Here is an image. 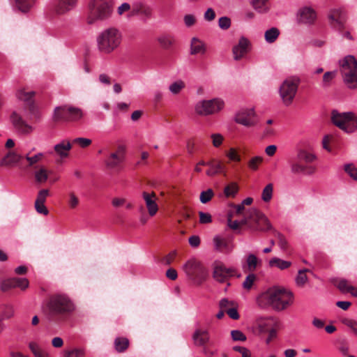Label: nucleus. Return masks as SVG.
I'll use <instances>...</instances> for the list:
<instances>
[{
	"label": "nucleus",
	"mask_w": 357,
	"mask_h": 357,
	"mask_svg": "<svg viewBox=\"0 0 357 357\" xmlns=\"http://www.w3.org/2000/svg\"><path fill=\"white\" fill-rule=\"evenodd\" d=\"M47 319L54 323L66 321L76 310L73 301L65 294H54L48 297L43 305Z\"/></svg>",
	"instance_id": "f257e3e1"
},
{
	"label": "nucleus",
	"mask_w": 357,
	"mask_h": 357,
	"mask_svg": "<svg viewBox=\"0 0 357 357\" xmlns=\"http://www.w3.org/2000/svg\"><path fill=\"white\" fill-rule=\"evenodd\" d=\"M261 307H271L276 311H282L293 303V294L287 289L273 287L261 294L257 299Z\"/></svg>",
	"instance_id": "f03ea898"
},
{
	"label": "nucleus",
	"mask_w": 357,
	"mask_h": 357,
	"mask_svg": "<svg viewBox=\"0 0 357 357\" xmlns=\"http://www.w3.org/2000/svg\"><path fill=\"white\" fill-rule=\"evenodd\" d=\"M227 225L231 229H238L241 225L247 226L253 231H266L271 229V225L267 217L256 208H251L244 215L239 222L232 220V215L229 213L227 218Z\"/></svg>",
	"instance_id": "7ed1b4c3"
},
{
	"label": "nucleus",
	"mask_w": 357,
	"mask_h": 357,
	"mask_svg": "<svg viewBox=\"0 0 357 357\" xmlns=\"http://www.w3.org/2000/svg\"><path fill=\"white\" fill-rule=\"evenodd\" d=\"M112 14L110 0H89L86 6L85 20L93 25L107 20Z\"/></svg>",
	"instance_id": "20e7f679"
},
{
	"label": "nucleus",
	"mask_w": 357,
	"mask_h": 357,
	"mask_svg": "<svg viewBox=\"0 0 357 357\" xmlns=\"http://www.w3.org/2000/svg\"><path fill=\"white\" fill-rule=\"evenodd\" d=\"M122 41L121 32L115 27L103 30L97 38L98 50L105 54H110L117 49Z\"/></svg>",
	"instance_id": "39448f33"
},
{
	"label": "nucleus",
	"mask_w": 357,
	"mask_h": 357,
	"mask_svg": "<svg viewBox=\"0 0 357 357\" xmlns=\"http://www.w3.org/2000/svg\"><path fill=\"white\" fill-rule=\"evenodd\" d=\"M343 81L348 88H357V60L352 55H347L340 61Z\"/></svg>",
	"instance_id": "423d86ee"
},
{
	"label": "nucleus",
	"mask_w": 357,
	"mask_h": 357,
	"mask_svg": "<svg viewBox=\"0 0 357 357\" xmlns=\"http://www.w3.org/2000/svg\"><path fill=\"white\" fill-rule=\"evenodd\" d=\"M316 159V156L305 149L298 151L296 159L291 162V170L294 174H305L310 175L314 173L315 167L310 165Z\"/></svg>",
	"instance_id": "0eeeda50"
},
{
	"label": "nucleus",
	"mask_w": 357,
	"mask_h": 357,
	"mask_svg": "<svg viewBox=\"0 0 357 357\" xmlns=\"http://www.w3.org/2000/svg\"><path fill=\"white\" fill-rule=\"evenodd\" d=\"M331 121L344 132L351 134L357 130V116L351 112H331Z\"/></svg>",
	"instance_id": "6e6552de"
},
{
	"label": "nucleus",
	"mask_w": 357,
	"mask_h": 357,
	"mask_svg": "<svg viewBox=\"0 0 357 357\" xmlns=\"http://www.w3.org/2000/svg\"><path fill=\"white\" fill-rule=\"evenodd\" d=\"M299 84L300 79L297 77H289L282 82L279 89V93L284 105H291L296 95Z\"/></svg>",
	"instance_id": "1a4fd4ad"
},
{
	"label": "nucleus",
	"mask_w": 357,
	"mask_h": 357,
	"mask_svg": "<svg viewBox=\"0 0 357 357\" xmlns=\"http://www.w3.org/2000/svg\"><path fill=\"white\" fill-rule=\"evenodd\" d=\"M188 278L196 284L200 285L206 279L207 271L203 264L195 259L188 260L183 266Z\"/></svg>",
	"instance_id": "9d476101"
},
{
	"label": "nucleus",
	"mask_w": 357,
	"mask_h": 357,
	"mask_svg": "<svg viewBox=\"0 0 357 357\" xmlns=\"http://www.w3.org/2000/svg\"><path fill=\"white\" fill-rule=\"evenodd\" d=\"M83 116L80 109L72 106L56 107L54 111L53 119L54 121H77Z\"/></svg>",
	"instance_id": "9b49d317"
},
{
	"label": "nucleus",
	"mask_w": 357,
	"mask_h": 357,
	"mask_svg": "<svg viewBox=\"0 0 357 357\" xmlns=\"http://www.w3.org/2000/svg\"><path fill=\"white\" fill-rule=\"evenodd\" d=\"M225 107V102L221 98H215L199 102L195 106V112L202 116H208L220 112Z\"/></svg>",
	"instance_id": "f8f14e48"
},
{
	"label": "nucleus",
	"mask_w": 357,
	"mask_h": 357,
	"mask_svg": "<svg viewBox=\"0 0 357 357\" xmlns=\"http://www.w3.org/2000/svg\"><path fill=\"white\" fill-rule=\"evenodd\" d=\"M281 323L279 319L275 317H269L266 319L264 324L260 325V331L267 333L268 337L266 340V344L271 343L277 337V333L280 329Z\"/></svg>",
	"instance_id": "ddd939ff"
},
{
	"label": "nucleus",
	"mask_w": 357,
	"mask_h": 357,
	"mask_svg": "<svg viewBox=\"0 0 357 357\" xmlns=\"http://www.w3.org/2000/svg\"><path fill=\"white\" fill-rule=\"evenodd\" d=\"M330 25L335 30H341L346 24L347 15L341 8H334L328 14Z\"/></svg>",
	"instance_id": "4468645a"
},
{
	"label": "nucleus",
	"mask_w": 357,
	"mask_h": 357,
	"mask_svg": "<svg viewBox=\"0 0 357 357\" xmlns=\"http://www.w3.org/2000/svg\"><path fill=\"white\" fill-rule=\"evenodd\" d=\"M255 112L253 109H242L235 116V121L245 127L250 128L256 125Z\"/></svg>",
	"instance_id": "2eb2a0df"
},
{
	"label": "nucleus",
	"mask_w": 357,
	"mask_h": 357,
	"mask_svg": "<svg viewBox=\"0 0 357 357\" xmlns=\"http://www.w3.org/2000/svg\"><path fill=\"white\" fill-rule=\"evenodd\" d=\"M236 270L231 267H227L222 263L215 264L213 276L219 282H227L230 278L235 275Z\"/></svg>",
	"instance_id": "dca6fc26"
},
{
	"label": "nucleus",
	"mask_w": 357,
	"mask_h": 357,
	"mask_svg": "<svg viewBox=\"0 0 357 357\" xmlns=\"http://www.w3.org/2000/svg\"><path fill=\"white\" fill-rule=\"evenodd\" d=\"M29 282L26 278H12L1 282L0 288L2 291H7L11 289L18 287L25 291L29 287Z\"/></svg>",
	"instance_id": "f3484780"
},
{
	"label": "nucleus",
	"mask_w": 357,
	"mask_h": 357,
	"mask_svg": "<svg viewBox=\"0 0 357 357\" xmlns=\"http://www.w3.org/2000/svg\"><path fill=\"white\" fill-rule=\"evenodd\" d=\"M250 42L244 36L240 38L237 45L232 48L234 59L236 61L241 60L250 50Z\"/></svg>",
	"instance_id": "a211bd4d"
},
{
	"label": "nucleus",
	"mask_w": 357,
	"mask_h": 357,
	"mask_svg": "<svg viewBox=\"0 0 357 357\" xmlns=\"http://www.w3.org/2000/svg\"><path fill=\"white\" fill-rule=\"evenodd\" d=\"M77 0H55L52 5V11L56 15H63L73 10Z\"/></svg>",
	"instance_id": "6ab92c4d"
},
{
	"label": "nucleus",
	"mask_w": 357,
	"mask_h": 357,
	"mask_svg": "<svg viewBox=\"0 0 357 357\" xmlns=\"http://www.w3.org/2000/svg\"><path fill=\"white\" fill-rule=\"evenodd\" d=\"M125 149L122 146L117 148L116 152L112 153L105 163L108 169H114L118 168L124 160Z\"/></svg>",
	"instance_id": "aec40b11"
},
{
	"label": "nucleus",
	"mask_w": 357,
	"mask_h": 357,
	"mask_svg": "<svg viewBox=\"0 0 357 357\" xmlns=\"http://www.w3.org/2000/svg\"><path fill=\"white\" fill-rule=\"evenodd\" d=\"M23 159V155L18 154L13 150H8L0 160V166L14 167L17 165L20 169V162H22Z\"/></svg>",
	"instance_id": "412c9836"
},
{
	"label": "nucleus",
	"mask_w": 357,
	"mask_h": 357,
	"mask_svg": "<svg viewBox=\"0 0 357 357\" xmlns=\"http://www.w3.org/2000/svg\"><path fill=\"white\" fill-rule=\"evenodd\" d=\"M317 20V13L310 6L301 8L298 13V20L300 23L305 24H312Z\"/></svg>",
	"instance_id": "4be33fe9"
},
{
	"label": "nucleus",
	"mask_w": 357,
	"mask_h": 357,
	"mask_svg": "<svg viewBox=\"0 0 357 357\" xmlns=\"http://www.w3.org/2000/svg\"><path fill=\"white\" fill-rule=\"evenodd\" d=\"M15 10L22 14H27L33 8L36 0H10Z\"/></svg>",
	"instance_id": "5701e85b"
},
{
	"label": "nucleus",
	"mask_w": 357,
	"mask_h": 357,
	"mask_svg": "<svg viewBox=\"0 0 357 357\" xmlns=\"http://www.w3.org/2000/svg\"><path fill=\"white\" fill-rule=\"evenodd\" d=\"M10 120L14 127L20 132L29 134L32 132L33 128L28 125L16 112L12 113Z\"/></svg>",
	"instance_id": "b1692460"
},
{
	"label": "nucleus",
	"mask_w": 357,
	"mask_h": 357,
	"mask_svg": "<svg viewBox=\"0 0 357 357\" xmlns=\"http://www.w3.org/2000/svg\"><path fill=\"white\" fill-rule=\"evenodd\" d=\"M142 197L145 201L149 214L151 216L155 215L158 211V206L155 202V193L154 192H152L151 193L143 192Z\"/></svg>",
	"instance_id": "393cba45"
},
{
	"label": "nucleus",
	"mask_w": 357,
	"mask_h": 357,
	"mask_svg": "<svg viewBox=\"0 0 357 357\" xmlns=\"http://www.w3.org/2000/svg\"><path fill=\"white\" fill-rule=\"evenodd\" d=\"M44 155L42 153H38L33 156L27 153L24 156V159L20 162V169L27 170L29 168L34 167V165L42 160Z\"/></svg>",
	"instance_id": "a878e982"
},
{
	"label": "nucleus",
	"mask_w": 357,
	"mask_h": 357,
	"mask_svg": "<svg viewBox=\"0 0 357 357\" xmlns=\"http://www.w3.org/2000/svg\"><path fill=\"white\" fill-rule=\"evenodd\" d=\"M209 169L206 171V174L209 176H213L218 174H222L226 176L225 171V165L220 160H212L207 162Z\"/></svg>",
	"instance_id": "bb28decb"
},
{
	"label": "nucleus",
	"mask_w": 357,
	"mask_h": 357,
	"mask_svg": "<svg viewBox=\"0 0 357 357\" xmlns=\"http://www.w3.org/2000/svg\"><path fill=\"white\" fill-rule=\"evenodd\" d=\"M51 173L45 166H35L33 176L36 183H45Z\"/></svg>",
	"instance_id": "cd10ccee"
},
{
	"label": "nucleus",
	"mask_w": 357,
	"mask_h": 357,
	"mask_svg": "<svg viewBox=\"0 0 357 357\" xmlns=\"http://www.w3.org/2000/svg\"><path fill=\"white\" fill-rule=\"evenodd\" d=\"M160 47L165 50H170L176 44L175 37L169 33H164L160 36L157 39Z\"/></svg>",
	"instance_id": "c85d7f7f"
},
{
	"label": "nucleus",
	"mask_w": 357,
	"mask_h": 357,
	"mask_svg": "<svg viewBox=\"0 0 357 357\" xmlns=\"http://www.w3.org/2000/svg\"><path fill=\"white\" fill-rule=\"evenodd\" d=\"M72 149V145L69 141H62L56 144L54 147V152L61 158H66Z\"/></svg>",
	"instance_id": "c756f323"
},
{
	"label": "nucleus",
	"mask_w": 357,
	"mask_h": 357,
	"mask_svg": "<svg viewBox=\"0 0 357 357\" xmlns=\"http://www.w3.org/2000/svg\"><path fill=\"white\" fill-rule=\"evenodd\" d=\"M195 344L198 346H204L209 340L208 332L206 330L197 329L193 334Z\"/></svg>",
	"instance_id": "7c9ffc66"
},
{
	"label": "nucleus",
	"mask_w": 357,
	"mask_h": 357,
	"mask_svg": "<svg viewBox=\"0 0 357 357\" xmlns=\"http://www.w3.org/2000/svg\"><path fill=\"white\" fill-rule=\"evenodd\" d=\"M206 52V47L202 41L197 38H192L190 43V54H204Z\"/></svg>",
	"instance_id": "2f4dec72"
},
{
	"label": "nucleus",
	"mask_w": 357,
	"mask_h": 357,
	"mask_svg": "<svg viewBox=\"0 0 357 357\" xmlns=\"http://www.w3.org/2000/svg\"><path fill=\"white\" fill-rule=\"evenodd\" d=\"M152 14V9L144 4H139L135 8L132 9L130 16L135 15H142L147 18L151 17Z\"/></svg>",
	"instance_id": "473e14b6"
},
{
	"label": "nucleus",
	"mask_w": 357,
	"mask_h": 357,
	"mask_svg": "<svg viewBox=\"0 0 357 357\" xmlns=\"http://www.w3.org/2000/svg\"><path fill=\"white\" fill-rule=\"evenodd\" d=\"M336 286L341 291L350 293L354 297H357V288L350 285L347 280H340Z\"/></svg>",
	"instance_id": "72a5a7b5"
},
{
	"label": "nucleus",
	"mask_w": 357,
	"mask_h": 357,
	"mask_svg": "<svg viewBox=\"0 0 357 357\" xmlns=\"http://www.w3.org/2000/svg\"><path fill=\"white\" fill-rule=\"evenodd\" d=\"M213 242L215 249L220 252H228L231 250L229 241L218 236L213 238Z\"/></svg>",
	"instance_id": "f704fd0d"
},
{
	"label": "nucleus",
	"mask_w": 357,
	"mask_h": 357,
	"mask_svg": "<svg viewBox=\"0 0 357 357\" xmlns=\"http://www.w3.org/2000/svg\"><path fill=\"white\" fill-rule=\"evenodd\" d=\"M29 348L35 357H50L49 353L43 350L39 344L35 342H30L29 343Z\"/></svg>",
	"instance_id": "c9c22d12"
},
{
	"label": "nucleus",
	"mask_w": 357,
	"mask_h": 357,
	"mask_svg": "<svg viewBox=\"0 0 357 357\" xmlns=\"http://www.w3.org/2000/svg\"><path fill=\"white\" fill-rule=\"evenodd\" d=\"M34 91H26L24 89H20L17 91L16 93L17 98L20 100L24 101L26 105L29 104V102H34L33 100V97L34 96Z\"/></svg>",
	"instance_id": "e433bc0d"
},
{
	"label": "nucleus",
	"mask_w": 357,
	"mask_h": 357,
	"mask_svg": "<svg viewBox=\"0 0 357 357\" xmlns=\"http://www.w3.org/2000/svg\"><path fill=\"white\" fill-rule=\"evenodd\" d=\"M252 4L255 10L259 13H265L269 10L268 0H252Z\"/></svg>",
	"instance_id": "4c0bfd02"
},
{
	"label": "nucleus",
	"mask_w": 357,
	"mask_h": 357,
	"mask_svg": "<svg viewBox=\"0 0 357 357\" xmlns=\"http://www.w3.org/2000/svg\"><path fill=\"white\" fill-rule=\"evenodd\" d=\"M291 265V263L288 261L282 260L278 257H273L269 261V266L271 267H278L280 270H285L289 268Z\"/></svg>",
	"instance_id": "58836bf2"
},
{
	"label": "nucleus",
	"mask_w": 357,
	"mask_h": 357,
	"mask_svg": "<svg viewBox=\"0 0 357 357\" xmlns=\"http://www.w3.org/2000/svg\"><path fill=\"white\" fill-rule=\"evenodd\" d=\"M279 35V29L275 27H272L265 32L264 38L267 43H273L278 39Z\"/></svg>",
	"instance_id": "ea45409f"
},
{
	"label": "nucleus",
	"mask_w": 357,
	"mask_h": 357,
	"mask_svg": "<svg viewBox=\"0 0 357 357\" xmlns=\"http://www.w3.org/2000/svg\"><path fill=\"white\" fill-rule=\"evenodd\" d=\"M66 202L70 208L75 209L79 204V199L74 191H70L66 196Z\"/></svg>",
	"instance_id": "a19ab883"
},
{
	"label": "nucleus",
	"mask_w": 357,
	"mask_h": 357,
	"mask_svg": "<svg viewBox=\"0 0 357 357\" xmlns=\"http://www.w3.org/2000/svg\"><path fill=\"white\" fill-rule=\"evenodd\" d=\"M259 260L253 254H250L246 259V267L248 271L253 272L256 270Z\"/></svg>",
	"instance_id": "79ce46f5"
},
{
	"label": "nucleus",
	"mask_w": 357,
	"mask_h": 357,
	"mask_svg": "<svg viewBox=\"0 0 357 357\" xmlns=\"http://www.w3.org/2000/svg\"><path fill=\"white\" fill-rule=\"evenodd\" d=\"M225 155L229 161L234 162H240L241 161V157L239 151L236 148H230L228 151H226Z\"/></svg>",
	"instance_id": "37998d69"
},
{
	"label": "nucleus",
	"mask_w": 357,
	"mask_h": 357,
	"mask_svg": "<svg viewBox=\"0 0 357 357\" xmlns=\"http://www.w3.org/2000/svg\"><path fill=\"white\" fill-rule=\"evenodd\" d=\"M185 87V84L182 80H177L173 83H172L169 86V91L174 94L177 95Z\"/></svg>",
	"instance_id": "c03bdc74"
},
{
	"label": "nucleus",
	"mask_w": 357,
	"mask_h": 357,
	"mask_svg": "<svg viewBox=\"0 0 357 357\" xmlns=\"http://www.w3.org/2000/svg\"><path fill=\"white\" fill-rule=\"evenodd\" d=\"M115 349L119 352H123L128 347L129 341L125 337H118L114 342Z\"/></svg>",
	"instance_id": "a18cd8bd"
},
{
	"label": "nucleus",
	"mask_w": 357,
	"mask_h": 357,
	"mask_svg": "<svg viewBox=\"0 0 357 357\" xmlns=\"http://www.w3.org/2000/svg\"><path fill=\"white\" fill-rule=\"evenodd\" d=\"M238 191V186L237 183L235 182H232V183H229V185H227V186H225V190H224V193L227 197H235V195H236Z\"/></svg>",
	"instance_id": "49530a36"
},
{
	"label": "nucleus",
	"mask_w": 357,
	"mask_h": 357,
	"mask_svg": "<svg viewBox=\"0 0 357 357\" xmlns=\"http://www.w3.org/2000/svg\"><path fill=\"white\" fill-rule=\"evenodd\" d=\"M273 185L272 183H268L264 188L261 194V199L265 202L271 201L273 197Z\"/></svg>",
	"instance_id": "de8ad7c7"
},
{
	"label": "nucleus",
	"mask_w": 357,
	"mask_h": 357,
	"mask_svg": "<svg viewBox=\"0 0 357 357\" xmlns=\"http://www.w3.org/2000/svg\"><path fill=\"white\" fill-rule=\"evenodd\" d=\"M213 197L214 192L212 189L209 188L200 193L199 199L202 204H206L210 202Z\"/></svg>",
	"instance_id": "09e8293b"
},
{
	"label": "nucleus",
	"mask_w": 357,
	"mask_h": 357,
	"mask_svg": "<svg viewBox=\"0 0 357 357\" xmlns=\"http://www.w3.org/2000/svg\"><path fill=\"white\" fill-rule=\"evenodd\" d=\"M344 172L354 181H357V168L352 163L344 166Z\"/></svg>",
	"instance_id": "8fccbe9b"
},
{
	"label": "nucleus",
	"mask_w": 357,
	"mask_h": 357,
	"mask_svg": "<svg viewBox=\"0 0 357 357\" xmlns=\"http://www.w3.org/2000/svg\"><path fill=\"white\" fill-rule=\"evenodd\" d=\"M26 107L29 110L31 119L38 120L40 118L38 108L36 106L34 102H29V104L26 105Z\"/></svg>",
	"instance_id": "3c124183"
},
{
	"label": "nucleus",
	"mask_w": 357,
	"mask_h": 357,
	"mask_svg": "<svg viewBox=\"0 0 357 357\" xmlns=\"http://www.w3.org/2000/svg\"><path fill=\"white\" fill-rule=\"evenodd\" d=\"M14 315V309L13 306L5 305L2 307L1 320L3 319H10Z\"/></svg>",
	"instance_id": "603ef678"
},
{
	"label": "nucleus",
	"mask_w": 357,
	"mask_h": 357,
	"mask_svg": "<svg viewBox=\"0 0 357 357\" xmlns=\"http://www.w3.org/2000/svg\"><path fill=\"white\" fill-rule=\"evenodd\" d=\"M309 270L308 269H303V270H300L298 271V275L296 277V283L299 286H303L307 280V277L306 275V273L308 272Z\"/></svg>",
	"instance_id": "864d4df0"
},
{
	"label": "nucleus",
	"mask_w": 357,
	"mask_h": 357,
	"mask_svg": "<svg viewBox=\"0 0 357 357\" xmlns=\"http://www.w3.org/2000/svg\"><path fill=\"white\" fill-rule=\"evenodd\" d=\"M263 158L260 156H255L252 158L248 163L250 169L252 170H257L259 165L262 162Z\"/></svg>",
	"instance_id": "5fc2aeb1"
},
{
	"label": "nucleus",
	"mask_w": 357,
	"mask_h": 357,
	"mask_svg": "<svg viewBox=\"0 0 357 357\" xmlns=\"http://www.w3.org/2000/svg\"><path fill=\"white\" fill-rule=\"evenodd\" d=\"M336 74H337L336 71H328V72L325 73L323 76V79H322L323 85L324 86H329L331 82L336 76Z\"/></svg>",
	"instance_id": "6e6d98bb"
},
{
	"label": "nucleus",
	"mask_w": 357,
	"mask_h": 357,
	"mask_svg": "<svg viewBox=\"0 0 357 357\" xmlns=\"http://www.w3.org/2000/svg\"><path fill=\"white\" fill-rule=\"evenodd\" d=\"M49 196V190L47 189L40 190L37 195L35 203L45 204L47 197Z\"/></svg>",
	"instance_id": "4d7b16f0"
},
{
	"label": "nucleus",
	"mask_w": 357,
	"mask_h": 357,
	"mask_svg": "<svg viewBox=\"0 0 357 357\" xmlns=\"http://www.w3.org/2000/svg\"><path fill=\"white\" fill-rule=\"evenodd\" d=\"M255 280H256L255 275H254L252 273L249 274L246 277L245 281L243 283V288L246 290H250L252 288Z\"/></svg>",
	"instance_id": "13d9d810"
},
{
	"label": "nucleus",
	"mask_w": 357,
	"mask_h": 357,
	"mask_svg": "<svg viewBox=\"0 0 357 357\" xmlns=\"http://www.w3.org/2000/svg\"><path fill=\"white\" fill-rule=\"evenodd\" d=\"M231 336L234 341L245 342L247 339L245 335L238 330L231 331Z\"/></svg>",
	"instance_id": "bf43d9fd"
},
{
	"label": "nucleus",
	"mask_w": 357,
	"mask_h": 357,
	"mask_svg": "<svg viewBox=\"0 0 357 357\" xmlns=\"http://www.w3.org/2000/svg\"><path fill=\"white\" fill-rule=\"evenodd\" d=\"M218 26L222 30H227L231 26V20L228 17H222L218 20Z\"/></svg>",
	"instance_id": "052dcab7"
},
{
	"label": "nucleus",
	"mask_w": 357,
	"mask_h": 357,
	"mask_svg": "<svg viewBox=\"0 0 357 357\" xmlns=\"http://www.w3.org/2000/svg\"><path fill=\"white\" fill-rule=\"evenodd\" d=\"M211 138L212 139V144L213 145L218 148L220 146V145L222 144L224 140V137L219 133H214L211 135Z\"/></svg>",
	"instance_id": "680f3d73"
},
{
	"label": "nucleus",
	"mask_w": 357,
	"mask_h": 357,
	"mask_svg": "<svg viewBox=\"0 0 357 357\" xmlns=\"http://www.w3.org/2000/svg\"><path fill=\"white\" fill-rule=\"evenodd\" d=\"M176 254L177 253L175 250L169 252L168 255H167L162 259V263L166 266L171 265L172 263L174 261L176 257Z\"/></svg>",
	"instance_id": "e2e57ef3"
},
{
	"label": "nucleus",
	"mask_w": 357,
	"mask_h": 357,
	"mask_svg": "<svg viewBox=\"0 0 357 357\" xmlns=\"http://www.w3.org/2000/svg\"><path fill=\"white\" fill-rule=\"evenodd\" d=\"M64 357H84V351L81 349H75L65 353Z\"/></svg>",
	"instance_id": "0e129e2a"
},
{
	"label": "nucleus",
	"mask_w": 357,
	"mask_h": 357,
	"mask_svg": "<svg viewBox=\"0 0 357 357\" xmlns=\"http://www.w3.org/2000/svg\"><path fill=\"white\" fill-rule=\"evenodd\" d=\"M73 143L79 145L82 148H86L91 144L92 141L87 138L77 137L73 140Z\"/></svg>",
	"instance_id": "69168bd1"
},
{
	"label": "nucleus",
	"mask_w": 357,
	"mask_h": 357,
	"mask_svg": "<svg viewBox=\"0 0 357 357\" xmlns=\"http://www.w3.org/2000/svg\"><path fill=\"white\" fill-rule=\"evenodd\" d=\"M278 238V245L282 250L286 252L288 250L289 244L284 236L281 234L280 233H278L277 234Z\"/></svg>",
	"instance_id": "338daca9"
},
{
	"label": "nucleus",
	"mask_w": 357,
	"mask_h": 357,
	"mask_svg": "<svg viewBox=\"0 0 357 357\" xmlns=\"http://www.w3.org/2000/svg\"><path fill=\"white\" fill-rule=\"evenodd\" d=\"M219 305L221 310L227 312L228 310L234 305V303L232 301H229L227 298H223L220 301Z\"/></svg>",
	"instance_id": "774afa93"
}]
</instances>
